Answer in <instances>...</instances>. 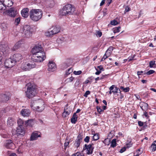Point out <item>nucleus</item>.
<instances>
[{"mask_svg":"<svg viewBox=\"0 0 156 156\" xmlns=\"http://www.w3.org/2000/svg\"><path fill=\"white\" fill-rule=\"evenodd\" d=\"M42 12L40 9H32L29 12L30 18L34 21L40 20L42 16Z\"/></svg>","mask_w":156,"mask_h":156,"instance_id":"obj_1","label":"nucleus"},{"mask_svg":"<svg viewBox=\"0 0 156 156\" xmlns=\"http://www.w3.org/2000/svg\"><path fill=\"white\" fill-rule=\"evenodd\" d=\"M75 10V8L70 4H68L64 6L60 10L59 14L62 16H66L73 14Z\"/></svg>","mask_w":156,"mask_h":156,"instance_id":"obj_2","label":"nucleus"},{"mask_svg":"<svg viewBox=\"0 0 156 156\" xmlns=\"http://www.w3.org/2000/svg\"><path fill=\"white\" fill-rule=\"evenodd\" d=\"M27 90L25 93L26 96L29 99L34 97L36 94V90L35 86L34 85H31V83H28L27 85Z\"/></svg>","mask_w":156,"mask_h":156,"instance_id":"obj_3","label":"nucleus"},{"mask_svg":"<svg viewBox=\"0 0 156 156\" xmlns=\"http://www.w3.org/2000/svg\"><path fill=\"white\" fill-rule=\"evenodd\" d=\"M46 58L45 54L43 51L38 52L34 55H33L32 58L34 61L37 62H41L43 61Z\"/></svg>","mask_w":156,"mask_h":156,"instance_id":"obj_4","label":"nucleus"},{"mask_svg":"<svg viewBox=\"0 0 156 156\" xmlns=\"http://www.w3.org/2000/svg\"><path fill=\"white\" fill-rule=\"evenodd\" d=\"M32 29L29 25H25L24 27L23 36L24 37L29 38L32 36Z\"/></svg>","mask_w":156,"mask_h":156,"instance_id":"obj_5","label":"nucleus"},{"mask_svg":"<svg viewBox=\"0 0 156 156\" xmlns=\"http://www.w3.org/2000/svg\"><path fill=\"white\" fill-rule=\"evenodd\" d=\"M14 62L11 57L6 59L5 60L4 64L5 67L7 68H12L15 64Z\"/></svg>","mask_w":156,"mask_h":156,"instance_id":"obj_6","label":"nucleus"},{"mask_svg":"<svg viewBox=\"0 0 156 156\" xmlns=\"http://www.w3.org/2000/svg\"><path fill=\"white\" fill-rule=\"evenodd\" d=\"M94 147H93L92 145L89 144L87 145L85 144L84 145V147L83 148V150H86V153L87 154H91L93 151Z\"/></svg>","mask_w":156,"mask_h":156,"instance_id":"obj_7","label":"nucleus"},{"mask_svg":"<svg viewBox=\"0 0 156 156\" xmlns=\"http://www.w3.org/2000/svg\"><path fill=\"white\" fill-rule=\"evenodd\" d=\"M16 10L14 8H11L7 11L8 15L11 17H14L17 14Z\"/></svg>","mask_w":156,"mask_h":156,"instance_id":"obj_8","label":"nucleus"},{"mask_svg":"<svg viewBox=\"0 0 156 156\" xmlns=\"http://www.w3.org/2000/svg\"><path fill=\"white\" fill-rule=\"evenodd\" d=\"M11 58L13 61L15 62H14L16 64L17 62H19L22 59V57L20 54L17 53L13 55Z\"/></svg>","mask_w":156,"mask_h":156,"instance_id":"obj_9","label":"nucleus"},{"mask_svg":"<svg viewBox=\"0 0 156 156\" xmlns=\"http://www.w3.org/2000/svg\"><path fill=\"white\" fill-rule=\"evenodd\" d=\"M42 50L43 49L41 47L39 46H35L32 49L31 52L33 55H34L38 52L42 51Z\"/></svg>","mask_w":156,"mask_h":156,"instance_id":"obj_10","label":"nucleus"},{"mask_svg":"<svg viewBox=\"0 0 156 156\" xmlns=\"http://www.w3.org/2000/svg\"><path fill=\"white\" fill-rule=\"evenodd\" d=\"M82 140V137L80 134H79L75 142L74 143V145L75 147L77 148L80 145V143L81 142Z\"/></svg>","mask_w":156,"mask_h":156,"instance_id":"obj_11","label":"nucleus"},{"mask_svg":"<svg viewBox=\"0 0 156 156\" xmlns=\"http://www.w3.org/2000/svg\"><path fill=\"white\" fill-rule=\"evenodd\" d=\"M40 133L38 131H35L32 133L30 136V140H36L38 137H40Z\"/></svg>","mask_w":156,"mask_h":156,"instance_id":"obj_12","label":"nucleus"},{"mask_svg":"<svg viewBox=\"0 0 156 156\" xmlns=\"http://www.w3.org/2000/svg\"><path fill=\"white\" fill-rule=\"evenodd\" d=\"M5 145L7 148L11 149L14 147L15 144L11 140H8L6 141Z\"/></svg>","mask_w":156,"mask_h":156,"instance_id":"obj_13","label":"nucleus"},{"mask_svg":"<svg viewBox=\"0 0 156 156\" xmlns=\"http://www.w3.org/2000/svg\"><path fill=\"white\" fill-rule=\"evenodd\" d=\"M48 70L50 71H54L56 69V66L55 63L52 62H49L48 64Z\"/></svg>","mask_w":156,"mask_h":156,"instance_id":"obj_14","label":"nucleus"},{"mask_svg":"<svg viewBox=\"0 0 156 156\" xmlns=\"http://www.w3.org/2000/svg\"><path fill=\"white\" fill-rule=\"evenodd\" d=\"M71 112V109L69 107L65 108L64 111L62 114V116L64 118L66 117Z\"/></svg>","mask_w":156,"mask_h":156,"instance_id":"obj_15","label":"nucleus"},{"mask_svg":"<svg viewBox=\"0 0 156 156\" xmlns=\"http://www.w3.org/2000/svg\"><path fill=\"white\" fill-rule=\"evenodd\" d=\"M29 9L28 8H24L21 11L22 16L25 18H27L29 15Z\"/></svg>","mask_w":156,"mask_h":156,"instance_id":"obj_16","label":"nucleus"},{"mask_svg":"<svg viewBox=\"0 0 156 156\" xmlns=\"http://www.w3.org/2000/svg\"><path fill=\"white\" fill-rule=\"evenodd\" d=\"M1 49L4 54H7L9 53V48L7 45H2L1 46Z\"/></svg>","mask_w":156,"mask_h":156,"instance_id":"obj_17","label":"nucleus"},{"mask_svg":"<svg viewBox=\"0 0 156 156\" xmlns=\"http://www.w3.org/2000/svg\"><path fill=\"white\" fill-rule=\"evenodd\" d=\"M21 115L23 116H28L30 114V110L27 109H23L20 112Z\"/></svg>","mask_w":156,"mask_h":156,"instance_id":"obj_18","label":"nucleus"},{"mask_svg":"<svg viewBox=\"0 0 156 156\" xmlns=\"http://www.w3.org/2000/svg\"><path fill=\"white\" fill-rule=\"evenodd\" d=\"M45 4L47 8H52L55 4L53 0H46Z\"/></svg>","mask_w":156,"mask_h":156,"instance_id":"obj_19","label":"nucleus"},{"mask_svg":"<svg viewBox=\"0 0 156 156\" xmlns=\"http://www.w3.org/2000/svg\"><path fill=\"white\" fill-rule=\"evenodd\" d=\"M16 133L18 135H23L25 133L24 128L22 126H18L17 128Z\"/></svg>","mask_w":156,"mask_h":156,"instance_id":"obj_20","label":"nucleus"},{"mask_svg":"<svg viewBox=\"0 0 156 156\" xmlns=\"http://www.w3.org/2000/svg\"><path fill=\"white\" fill-rule=\"evenodd\" d=\"M4 5L6 7H10L12 6L13 3L12 0H1Z\"/></svg>","mask_w":156,"mask_h":156,"instance_id":"obj_21","label":"nucleus"},{"mask_svg":"<svg viewBox=\"0 0 156 156\" xmlns=\"http://www.w3.org/2000/svg\"><path fill=\"white\" fill-rule=\"evenodd\" d=\"M44 103L43 102H42V103L41 105H39L38 106H36V107H35V109L36 110H37L39 112H41L44 109Z\"/></svg>","mask_w":156,"mask_h":156,"instance_id":"obj_22","label":"nucleus"},{"mask_svg":"<svg viewBox=\"0 0 156 156\" xmlns=\"http://www.w3.org/2000/svg\"><path fill=\"white\" fill-rule=\"evenodd\" d=\"M34 123V120L33 119H31L26 121L25 125L26 127H32Z\"/></svg>","mask_w":156,"mask_h":156,"instance_id":"obj_23","label":"nucleus"},{"mask_svg":"<svg viewBox=\"0 0 156 156\" xmlns=\"http://www.w3.org/2000/svg\"><path fill=\"white\" fill-rule=\"evenodd\" d=\"M51 30L54 35H55L58 33L60 31V28L59 27L56 26L53 27L52 28H51Z\"/></svg>","mask_w":156,"mask_h":156,"instance_id":"obj_24","label":"nucleus"},{"mask_svg":"<svg viewBox=\"0 0 156 156\" xmlns=\"http://www.w3.org/2000/svg\"><path fill=\"white\" fill-rule=\"evenodd\" d=\"M21 41H19L17 42L12 48V50L15 51L21 46L22 44L21 43Z\"/></svg>","mask_w":156,"mask_h":156,"instance_id":"obj_25","label":"nucleus"},{"mask_svg":"<svg viewBox=\"0 0 156 156\" xmlns=\"http://www.w3.org/2000/svg\"><path fill=\"white\" fill-rule=\"evenodd\" d=\"M78 116L76 113H74L71 119V121L72 123L75 124L77 121Z\"/></svg>","mask_w":156,"mask_h":156,"instance_id":"obj_26","label":"nucleus"},{"mask_svg":"<svg viewBox=\"0 0 156 156\" xmlns=\"http://www.w3.org/2000/svg\"><path fill=\"white\" fill-rule=\"evenodd\" d=\"M95 131L94 130L92 131V133L94 135L93 139L94 140H97L99 138V136L98 134L95 133Z\"/></svg>","mask_w":156,"mask_h":156,"instance_id":"obj_27","label":"nucleus"},{"mask_svg":"<svg viewBox=\"0 0 156 156\" xmlns=\"http://www.w3.org/2000/svg\"><path fill=\"white\" fill-rule=\"evenodd\" d=\"M15 123L13 118H9L7 121V124L10 126H12Z\"/></svg>","mask_w":156,"mask_h":156,"instance_id":"obj_28","label":"nucleus"},{"mask_svg":"<svg viewBox=\"0 0 156 156\" xmlns=\"http://www.w3.org/2000/svg\"><path fill=\"white\" fill-rule=\"evenodd\" d=\"M28 67L27 63H25L22 64L21 68L23 70L27 71H28V69H27Z\"/></svg>","mask_w":156,"mask_h":156,"instance_id":"obj_29","label":"nucleus"},{"mask_svg":"<svg viewBox=\"0 0 156 156\" xmlns=\"http://www.w3.org/2000/svg\"><path fill=\"white\" fill-rule=\"evenodd\" d=\"M45 35L46 36L48 37H52L53 35H54L51 29L45 32Z\"/></svg>","mask_w":156,"mask_h":156,"instance_id":"obj_30","label":"nucleus"},{"mask_svg":"<svg viewBox=\"0 0 156 156\" xmlns=\"http://www.w3.org/2000/svg\"><path fill=\"white\" fill-rule=\"evenodd\" d=\"M27 65L28 67L27 69H28V71L32 68H34L36 66L34 62L32 63V62L27 63Z\"/></svg>","mask_w":156,"mask_h":156,"instance_id":"obj_31","label":"nucleus"},{"mask_svg":"<svg viewBox=\"0 0 156 156\" xmlns=\"http://www.w3.org/2000/svg\"><path fill=\"white\" fill-rule=\"evenodd\" d=\"M6 7L4 5L3 3L2 2L1 0H0V12H2L3 10H5L6 9Z\"/></svg>","mask_w":156,"mask_h":156,"instance_id":"obj_32","label":"nucleus"},{"mask_svg":"<svg viewBox=\"0 0 156 156\" xmlns=\"http://www.w3.org/2000/svg\"><path fill=\"white\" fill-rule=\"evenodd\" d=\"M113 50V47H109L106 51V54H107L108 56H110Z\"/></svg>","mask_w":156,"mask_h":156,"instance_id":"obj_33","label":"nucleus"},{"mask_svg":"<svg viewBox=\"0 0 156 156\" xmlns=\"http://www.w3.org/2000/svg\"><path fill=\"white\" fill-rule=\"evenodd\" d=\"M152 151H154L156 150V140L154 141L150 147Z\"/></svg>","mask_w":156,"mask_h":156,"instance_id":"obj_34","label":"nucleus"},{"mask_svg":"<svg viewBox=\"0 0 156 156\" xmlns=\"http://www.w3.org/2000/svg\"><path fill=\"white\" fill-rule=\"evenodd\" d=\"M116 140L115 139H113L111 142L110 146L111 147H114L116 146Z\"/></svg>","mask_w":156,"mask_h":156,"instance_id":"obj_35","label":"nucleus"},{"mask_svg":"<svg viewBox=\"0 0 156 156\" xmlns=\"http://www.w3.org/2000/svg\"><path fill=\"white\" fill-rule=\"evenodd\" d=\"M149 67L150 68H155L156 65L155 64V61H151L149 62Z\"/></svg>","mask_w":156,"mask_h":156,"instance_id":"obj_36","label":"nucleus"},{"mask_svg":"<svg viewBox=\"0 0 156 156\" xmlns=\"http://www.w3.org/2000/svg\"><path fill=\"white\" fill-rule=\"evenodd\" d=\"M148 105L147 103H145L143 105L140 106L141 108L143 111L147 110L148 108Z\"/></svg>","mask_w":156,"mask_h":156,"instance_id":"obj_37","label":"nucleus"},{"mask_svg":"<svg viewBox=\"0 0 156 156\" xmlns=\"http://www.w3.org/2000/svg\"><path fill=\"white\" fill-rule=\"evenodd\" d=\"M2 98L3 99V101H6L9 100V97L5 94H4L2 96Z\"/></svg>","mask_w":156,"mask_h":156,"instance_id":"obj_38","label":"nucleus"},{"mask_svg":"<svg viewBox=\"0 0 156 156\" xmlns=\"http://www.w3.org/2000/svg\"><path fill=\"white\" fill-rule=\"evenodd\" d=\"M17 122L19 125V126H22L24 124L23 121L20 119L18 120Z\"/></svg>","mask_w":156,"mask_h":156,"instance_id":"obj_39","label":"nucleus"},{"mask_svg":"<svg viewBox=\"0 0 156 156\" xmlns=\"http://www.w3.org/2000/svg\"><path fill=\"white\" fill-rule=\"evenodd\" d=\"M110 140L109 139L107 138L105 139L103 142L106 145H109L110 144Z\"/></svg>","mask_w":156,"mask_h":156,"instance_id":"obj_40","label":"nucleus"},{"mask_svg":"<svg viewBox=\"0 0 156 156\" xmlns=\"http://www.w3.org/2000/svg\"><path fill=\"white\" fill-rule=\"evenodd\" d=\"M120 28L121 27H115L113 29V32L114 33H116L119 32Z\"/></svg>","mask_w":156,"mask_h":156,"instance_id":"obj_41","label":"nucleus"},{"mask_svg":"<svg viewBox=\"0 0 156 156\" xmlns=\"http://www.w3.org/2000/svg\"><path fill=\"white\" fill-rule=\"evenodd\" d=\"M120 89L122 90L123 91L125 92H128L129 90V87H127L125 88L123 87H120Z\"/></svg>","mask_w":156,"mask_h":156,"instance_id":"obj_42","label":"nucleus"},{"mask_svg":"<svg viewBox=\"0 0 156 156\" xmlns=\"http://www.w3.org/2000/svg\"><path fill=\"white\" fill-rule=\"evenodd\" d=\"M20 17H18L15 19L14 24L16 25H17L20 22Z\"/></svg>","mask_w":156,"mask_h":156,"instance_id":"obj_43","label":"nucleus"},{"mask_svg":"<svg viewBox=\"0 0 156 156\" xmlns=\"http://www.w3.org/2000/svg\"><path fill=\"white\" fill-rule=\"evenodd\" d=\"M1 27L3 30H5L7 28L6 25L5 23H2L1 24Z\"/></svg>","mask_w":156,"mask_h":156,"instance_id":"obj_44","label":"nucleus"},{"mask_svg":"<svg viewBox=\"0 0 156 156\" xmlns=\"http://www.w3.org/2000/svg\"><path fill=\"white\" fill-rule=\"evenodd\" d=\"M73 156H84L83 154L79 152H77L76 153L72 155Z\"/></svg>","mask_w":156,"mask_h":156,"instance_id":"obj_45","label":"nucleus"},{"mask_svg":"<svg viewBox=\"0 0 156 156\" xmlns=\"http://www.w3.org/2000/svg\"><path fill=\"white\" fill-rule=\"evenodd\" d=\"M111 24L113 25H116L118 24V22L114 20L111 22Z\"/></svg>","mask_w":156,"mask_h":156,"instance_id":"obj_46","label":"nucleus"},{"mask_svg":"<svg viewBox=\"0 0 156 156\" xmlns=\"http://www.w3.org/2000/svg\"><path fill=\"white\" fill-rule=\"evenodd\" d=\"M154 71L152 70H150L149 71H148L146 73V74L148 75H150L154 73Z\"/></svg>","mask_w":156,"mask_h":156,"instance_id":"obj_47","label":"nucleus"},{"mask_svg":"<svg viewBox=\"0 0 156 156\" xmlns=\"http://www.w3.org/2000/svg\"><path fill=\"white\" fill-rule=\"evenodd\" d=\"M109 56H108L107 55V54H106V53L104 55L103 58H102L101 59V61H104L105 60V59L107 58L108 57H109Z\"/></svg>","mask_w":156,"mask_h":156,"instance_id":"obj_48","label":"nucleus"},{"mask_svg":"<svg viewBox=\"0 0 156 156\" xmlns=\"http://www.w3.org/2000/svg\"><path fill=\"white\" fill-rule=\"evenodd\" d=\"M74 79V78L71 76L70 77L68 78L66 80L67 81V82H72L73 80Z\"/></svg>","mask_w":156,"mask_h":156,"instance_id":"obj_49","label":"nucleus"},{"mask_svg":"<svg viewBox=\"0 0 156 156\" xmlns=\"http://www.w3.org/2000/svg\"><path fill=\"white\" fill-rule=\"evenodd\" d=\"M73 71V69L71 68L69 69L66 72L67 75L69 74L72 72Z\"/></svg>","mask_w":156,"mask_h":156,"instance_id":"obj_50","label":"nucleus"},{"mask_svg":"<svg viewBox=\"0 0 156 156\" xmlns=\"http://www.w3.org/2000/svg\"><path fill=\"white\" fill-rule=\"evenodd\" d=\"M82 73V72L81 71H74L73 72V73L74 74L76 75H79L80 74H81Z\"/></svg>","mask_w":156,"mask_h":156,"instance_id":"obj_51","label":"nucleus"},{"mask_svg":"<svg viewBox=\"0 0 156 156\" xmlns=\"http://www.w3.org/2000/svg\"><path fill=\"white\" fill-rule=\"evenodd\" d=\"M90 94V92L89 90L87 91L84 94L83 96L85 97H87L88 95H89Z\"/></svg>","mask_w":156,"mask_h":156,"instance_id":"obj_52","label":"nucleus"},{"mask_svg":"<svg viewBox=\"0 0 156 156\" xmlns=\"http://www.w3.org/2000/svg\"><path fill=\"white\" fill-rule=\"evenodd\" d=\"M89 140L90 137L87 136L84 139V141L86 143H88L89 141Z\"/></svg>","mask_w":156,"mask_h":156,"instance_id":"obj_53","label":"nucleus"},{"mask_svg":"<svg viewBox=\"0 0 156 156\" xmlns=\"http://www.w3.org/2000/svg\"><path fill=\"white\" fill-rule=\"evenodd\" d=\"M97 68L98 69H99V70L101 71H103L104 70L102 66L101 65L98 66L97 67Z\"/></svg>","mask_w":156,"mask_h":156,"instance_id":"obj_54","label":"nucleus"},{"mask_svg":"<svg viewBox=\"0 0 156 156\" xmlns=\"http://www.w3.org/2000/svg\"><path fill=\"white\" fill-rule=\"evenodd\" d=\"M140 149H139L137 151V154L135 155H134V156H139V155L140 154L142 153V151L139 152L140 151Z\"/></svg>","mask_w":156,"mask_h":156,"instance_id":"obj_55","label":"nucleus"},{"mask_svg":"<svg viewBox=\"0 0 156 156\" xmlns=\"http://www.w3.org/2000/svg\"><path fill=\"white\" fill-rule=\"evenodd\" d=\"M102 35V33L101 32L99 31H97V34L96 35L99 37H101Z\"/></svg>","mask_w":156,"mask_h":156,"instance_id":"obj_56","label":"nucleus"},{"mask_svg":"<svg viewBox=\"0 0 156 156\" xmlns=\"http://www.w3.org/2000/svg\"><path fill=\"white\" fill-rule=\"evenodd\" d=\"M97 109L98 112L99 113H100L101 112L103 111V110H102L100 107H97Z\"/></svg>","mask_w":156,"mask_h":156,"instance_id":"obj_57","label":"nucleus"},{"mask_svg":"<svg viewBox=\"0 0 156 156\" xmlns=\"http://www.w3.org/2000/svg\"><path fill=\"white\" fill-rule=\"evenodd\" d=\"M115 88V89H114V90H112V92L113 93H117L118 92L117 91L118 90V88L117 87H115V88Z\"/></svg>","mask_w":156,"mask_h":156,"instance_id":"obj_58","label":"nucleus"},{"mask_svg":"<svg viewBox=\"0 0 156 156\" xmlns=\"http://www.w3.org/2000/svg\"><path fill=\"white\" fill-rule=\"evenodd\" d=\"M130 10V8L128 6H126L125 8V12H128Z\"/></svg>","mask_w":156,"mask_h":156,"instance_id":"obj_59","label":"nucleus"},{"mask_svg":"<svg viewBox=\"0 0 156 156\" xmlns=\"http://www.w3.org/2000/svg\"><path fill=\"white\" fill-rule=\"evenodd\" d=\"M69 143V141H67L66 142H65L64 144V147L65 148V149L66 148V147L68 146Z\"/></svg>","mask_w":156,"mask_h":156,"instance_id":"obj_60","label":"nucleus"},{"mask_svg":"<svg viewBox=\"0 0 156 156\" xmlns=\"http://www.w3.org/2000/svg\"><path fill=\"white\" fill-rule=\"evenodd\" d=\"M126 148L125 147H123L120 150L119 152L121 153H122L126 151Z\"/></svg>","mask_w":156,"mask_h":156,"instance_id":"obj_61","label":"nucleus"},{"mask_svg":"<svg viewBox=\"0 0 156 156\" xmlns=\"http://www.w3.org/2000/svg\"><path fill=\"white\" fill-rule=\"evenodd\" d=\"M96 70L97 71L95 73L96 75H98L101 73V71L100 70H98V69H97V68L96 69Z\"/></svg>","mask_w":156,"mask_h":156,"instance_id":"obj_62","label":"nucleus"},{"mask_svg":"<svg viewBox=\"0 0 156 156\" xmlns=\"http://www.w3.org/2000/svg\"><path fill=\"white\" fill-rule=\"evenodd\" d=\"M115 85H112L111 87H110L109 88V89L110 90H113L114 88H115Z\"/></svg>","mask_w":156,"mask_h":156,"instance_id":"obj_63","label":"nucleus"},{"mask_svg":"<svg viewBox=\"0 0 156 156\" xmlns=\"http://www.w3.org/2000/svg\"><path fill=\"white\" fill-rule=\"evenodd\" d=\"M138 124L140 126H142L143 125L144 123L143 122L140 121L138 122Z\"/></svg>","mask_w":156,"mask_h":156,"instance_id":"obj_64","label":"nucleus"}]
</instances>
